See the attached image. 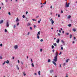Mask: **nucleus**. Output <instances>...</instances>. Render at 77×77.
Here are the masks:
<instances>
[{
	"instance_id": "27",
	"label": "nucleus",
	"mask_w": 77,
	"mask_h": 77,
	"mask_svg": "<svg viewBox=\"0 0 77 77\" xmlns=\"http://www.w3.org/2000/svg\"><path fill=\"white\" fill-rule=\"evenodd\" d=\"M46 3H47V1H45V2H44V3H43V5H45V4H46Z\"/></svg>"
},
{
	"instance_id": "3",
	"label": "nucleus",
	"mask_w": 77,
	"mask_h": 77,
	"mask_svg": "<svg viewBox=\"0 0 77 77\" xmlns=\"http://www.w3.org/2000/svg\"><path fill=\"white\" fill-rule=\"evenodd\" d=\"M18 45H16L14 46V48L15 49H18Z\"/></svg>"
},
{
	"instance_id": "39",
	"label": "nucleus",
	"mask_w": 77,
	"mask_h": 77,
	"mask_svg": "<svg viewBox=\"0 0 77 77\" xmlns=\"http://www.w3.org/2000/svg\"><path fill=\"white\" fill-rule=\"evenodd\" d=\"M23 18H25V16H24V15H23Z\"/></svg>"
},
{
	"instance_id": "15",
	"label": "nucleus",
	"mask_w": 77,
	"mask_h": 77,
	"mask_svg": "<svg viewBox=\"0 0 77 77\" xmlns=\"http://www.w3.org/2000/svg\"><path fill=\"white\" fill-rule=\"evenodd\" d=\"M48 62H51V60H50V59H49L48 60Z\"/></svg>"
},
{
	"instance_id": "10",
	"label": "nucleus",
	"mask_w": 77,
	"mask_h": 77,
	"mask_svg": "<svg viewBox=\"0 0 77 77\" xmlns=\"http://www.w3.org/2000/svg\"><path fill=\"white\" fill-rule=\"evenodd\" d=\"M23 73L24 76H25L26 75V73H25V72H23Z\"/></svg>"
},
{
	"instance_id": "23",
	"label": "nucleus",
	"mask_w": 77,
	"mask_h": 77,
	"mask_svg": "<svg viewBox=\"0 0 77 77\" xmlns=\"http://www.w3.org/2000/svg\"><path fill=\"white\" fill-rule=\"evenodd\" d=\"M5 63H6V61H5L2 64L3 65H5Z\"/></svg>"
},
{
	"instance_id": "49",
	"label": "nucleus",
	"mask_w": 77,
	"mask_h": 77,
	"mask_svg": "<svg viewBox=\"0 0 77 77\" xmlns=\"http://www.w3.org/2000/svg\"><path fill=\"white\" fill-rule=\"evenodd\" d=\"M73 38H74V39H76V38H75V37H74Z\"/></svg>"
},
{
	"instance_id": "33",
	"label": "nucleus",
	"mask_w": 77,
	"mask_h": 77,
	"mask_svg": "<svg viewBox=\"0 0 77 77\" xmlns=\"http://www.w3.org/2000/svg\"><path fill=\"white\" fill-rule=\"evenodd\" d=\"M16 27V26L15 25H14V29H15V27Z\"/></svg>"
},
{
	"instance_id": "47",
	"label": "nucleus",
	"mask_w": 77,
	"mask_h": 77,
	"mask_svg": "<svg viewBox=\"0 0 77 77\" xmlns=\"http://www.w3.org/2000/svg\"><path fill=\"white\" fill-rule=\"evenodd\" d=\"M8 14H9V15H11V13H10V12H8Z\"/></svg>"
},
{
	"instance_id": "48",
	"label": "nucleus",
	"mask_w": 77,
	"mask_h": 77,
	"mask_svg": "<svg viewBox=\"0 0 77 77\" xmlns=\"http://www.w3.org/2000/svg\"><path fill=\"white\" fill-rule=\"evenodd\" d=\"M28 13V11H26V14L27 15V14Z\"/></svg>"
},
{
	"instance_id": "59",
	"label": "nucleus",
	"mask_w": 77,
	"mask_h": 77,
	"mask_svg": "<svg viewBox=\"0 0 77 77\" xmlns=\"http://www.w3.org/2000/svg\"><path fill=\"white\" fill-rule=\"evenodd\" d=\"M43 6H44V5H42L41 6V8H42V7H43Z\"/></svg>"
},
{
	"instance_id": "22",
	"label": "nucleus",
	"mask_w": 77,
	"mask_h": 77,
	"mask_svg": "<svg viewBox=\"0 0 77 77\" xmlns=\"http://www.w3.org/2000/svg\"><path fill=\"white\" fill-rule=\"evenodd\" d=\"M72 38V35L71 34H70V38Z\"/></svg>"
},
{
	"instance_id": "60",
	"label": "nucleus",
	"mask_w": 77,
	"mask_h": 77,
	"mask_svg": "<svg viewBox=\"0 0 77 77\" xmlns=\"http://www.w3.org/2000/svg\"><path fill=\"white\" fill-rule=\"evenodd\" d=\"M65 63H63V66H65Z\"/></svg>"
},
{
	"instance_id": "32",
	"label": "nucleus",
	"mask_w": 77,
	"mask_h": 77,
	"mask_svg": "<svg viewBox=\"0 0 77 77\" xmlns=\"http://www.w3.org/2000/svg\"><path fill=\"white\" fill-rule=\"evenodd\" d=\"M52 48H53V49L54 48V46H53V45H52Z\"/></svg>"
},
{
	"instance_id": "56",
	"label": "nucleus",
	"mask_w": 77,
	"mask_h": 77,
	"mask_svg": "<svg viewBox=\"0 0 77 77\" xmlns=\"http://www.w3.org/2000/svg\"><path fill=\"white\" fill-rule=\"evenodd\" d=\"M62 33H63V34L64 33V31H62Z\"/></svg>"
},
{
	"instance_id": "55",
	"label": "nucleus",
	"mask_w": 77,
	"mask_h": 77,
	"mask_svg": "<svg viewBox=\"0 0 77 77\" xmlns=\"http://www.w3.org/2000/svg\"><path fill=\"white\" fill-rule=\"evenodd\" d=\"M5 2H6V3H7L8 2V0H5Z\"/></svg>"
},
{
	"instance_id": "53",
	"label": "nucleus",
	"mask_w": 77,
	"mask_h": 77,
	"mask_svg": "<svg viewBox=\"0 0 77 77\" xmlns=\"http://www.w3.org/2000/svg\"><path fill=\"white\" fill-rule=\"evenodd\" d=\"M59 32H60V33H61V31L60 30H59Z\"/></svg>"
},
{
	"instance_id": "11",
	"label": "nucleus",
	"mask_w": 77,
	"mask_h": 77,
	"mask_svg": "<svg viewBox=\"0 0 77 77\" xmlns=\"http://www.w3.org/2000/svg\"><path fill=\"white\" fill-rule=\"evenodd\" d=\"M53 45H54L55 47H56V46H57V44H56V43H54Z\"/></svg>"
},
{
	"instance_id": "8",
	"label": "nucleus",
	"mask_w": 77,
	"mask_h": 77,
	"mask_svg": "<svg viewBox=\"0 0 77 77\" xmlns=\"http://www.w3.org/2000/svg\"><path fill=\"white\" fill-rule=\"evenodd\" d=\"M53 72H54V71L53 70H51L50 71V72L51 73H53Z\"/></svg>"
},
{
	"instance_id": "61",
	"label": "nucleus",
	"mask_w": 77,
	"mask_h": 77,
	"mask_svg": "<svg viewBox=\"0 0 77 77\" xmlns=\"http://www.w3.org/2000/svg\"><path fill=\"white\" fill-rule=\"evenodd\" d=\"M12 59H14V57H13Z\"/></svg>"
},
{
	"instance_id": "1",
	"label": "nucleus",
	"mask_w": 77,
	"mask_h": 77,
	"mask_svg": "<svg viewBox=\"0 0 77 77\" xmlns=\"http://www.w3.org/2000/svg\"><path fill=\"white\" fill-rule=\"evenodd\" d=\"M59 54V53L57 52H56V53L55 54L56 56L54 57V58L53 60L54 62H57V56Z\"/></svg>"
},
{
	"instance_id": "21",
	"label": "nucleus",
	"mask_w": 77,
	"mask_h": 77,
	"mask_svg": "<svg viewBox=\"0 0 77 77\" xmlns=\"http://www.w3.org/2000/svg\"><path fill=\"white\" fill-rule=\"evenodd\" d=\"M68 26H69V27H71V24H69L68 25Z\"/></svg>"
},
{
	"instance_id": "17",
	"label": "nucleus",
	"mask_w": 77,
	"mask_h": 77,
	"mask_svg": "<svg viewBox=\"0 0 77 77\" xmlns=\"http://www.w3.org/2000/svg\"><path fill=\"white\" fill-rule=\"evenodd\" d=\"M31 65L32 66V67H34V64L33 63H32L31 64Z\"/></svg>"
},
{
	"instance_id": "4",
	"label": "nucleus",
	"mask_w": 77,
	"mask_h": 77,
	"mask_svg": "<svg viewBox=\"0 0 77 77\" xmlns=\"http://www.w3.org/2000/svg\"><path fill=\"white\" fill-rule=\"evenodd\" d=\"M6 26L7 27H9V22H7L6 24Z\"/></svg>"
},
{
	"instance_id": "43",
	"label": "nucleus",
	"mask_w": 77,
	"mask_h": 77,
	"mask_svg": "<svg viewBox=\"0 0 77 77\" xmlns=\"http://www.w3.org/2000/svg\"><path fill=\"white\" fill-rule=\"evenodd\" d=\"M18 61V63H20V61L19 60H17Z\"/></svg>"
},
{
	"instance_id": "12",
	"label": "nucleus",
	"mask_w": 77,
	"mask_h": 77,
	"mask_svg": "<svg viewBox=\"0 0 77 77\" xmlns=\"http://www.w3.org/2000/svg\"><path fill=\"white\" fill-rule=\"evenodd\" d=\"M16 21L17 22V21H19V19H18V18H17V20H16Z\"/></svg>"
},
{
	"instance_id": "25",
	"label": "nucleus",
	"mask_w": 77,
	"mask_h": 77,
	"mask_svg": "<svg viewBox=\"0 0 77 77\" xmlns=\"http://www.w3.org/2000/svg\"><path fill=\"white\" fill-rule=\"evenodd\" d=\"M0 59H3V57L2 56H0Z\"/></svg>"
},
{
	"instance_id": "9",
	"label": "nucleus",
	"mask_w": 77,
	"mask_h": 77,
	"mask_svg": "<svg viewBox=\"0 0 77 77\" xmlns=\"http://www.w3.org/2000/svg\"><path fill=\"white\" fill-rule=\"evenodd\" d=\"M51 23L52 25H53V24H54V20H52V21L51 22Z\"/></svg>"
},
{
	"instance_id": "16",
	"label": "nucleus",
	"mask_w": 77,
	"mask_h": 77,
	"mask_svg": "<svg viewBox=\"0 0 77 77\" xmlns=\"http://www.w3.org/2000/svg\"><path fill=\"white\" fill-rule=\"evenodd\" d=\"M72 30H73V31H74V32H75V31H76V29H73Z\"/></svg>"
},
{
	"instance_id": "7",
	"label": "nucleus",
	"mask_w": 77,
	"mask_h": 77,
	"mask_svg": "<svg viewBox=\"0 0 77 77\" xmlns=\"http://www.w3.org/2000/svg\"><path fill=\"white\" fill-rule=\"evenodd\" d=\"M4 21L3 20H1L0 21V24H2V23H3V22H4Z\"/></svg>"
},
{
	"instance_id": "6",
	"label": "nucleus",
	"mask_w": 77,
	"mask_h": 77,
	"mask_svg": "<svg viewBox=\"0 0 77 77\" xmlns=\"http://www.w3.org/2000/svg\"><path fill=\"white\" fill-rule=\"evenodd\" d=\"M60 41V39H59V38H58L56 42L57 43H59V42Z\"/></svg>"
},
{
	"instance_id": "50",
	"label": "nucleus",
	"mask_w": 77,
	"mask_h": 77,
	"mask_svg": "<svg viewBox=\"0 0 77 77\" xmlns=\"http://www.w3.org/2000/svg\"><path fill=\"white\" fill-rule=\"evenodd\" d=\"M63 48L62 47H61V50H63Z\"/></svg>"
},
{
	"instance_id": "63",
	"label": "nucleus",
	"mask_w": 77,
	"mask_h": 77,
	"mask_svg": "<svg viewBox=\"0 0 77 77\" xmlns=\"http://www.w3.org/2000/svg\"><path fill=\"white\" fill-rule=\"evenodd\" d=\"M38 17H39V16H37L36 17V18H38Z\"/></svg>"
},
{
	"instance_id": "46",
	"label": "nucleus",
	"mask_w": 77,
	"mask_h": 77,
	"mask_svg": "<svg viewBox=\"0 0 77 77\" xmlns=\"http://www.w3.org/2000/svg\"><path fill=\"white\" fill-rule=\"evenodd\" d=\"M31 61L32 62H33V61L32 60V59H31Z\"/></svg>"
},
{
	"instance_id": "29",
	"label": "nucleus",
	"mask_w": 77,
	"mask_h": 77,
	"mask_svg": "<svg viewBox=\"0 0 77 77\" xmlns=\"http://www.w3.org/2000/svg\"><path fill=\"white\" fill-rule=\"evenodd\" d=\"M43 39H41V40H40V41H41V42H43Z\"/></svg>"
},
{
	"instance_id": "24",
	"label": "nucleus",
	"mask_w": 77,
	"mask_h": 77,
	"mask_svg": "<svg viewBox=\"0 0 77 77\" xmlns=\"http://www.w3.org/2000/svg\"><path fill=\"white\" fill-rule=\"evenodd\" d=\"M38 35H40V31L38 32Z\"/></svg>"
},
{
	"instance_id": "36",
	"label": "nucleus",
	"mask_w": 77,
	"mask_h": 77,
	"mask_svg": "<svg viewBox=\"0 0 77 77\" xmlns=\"http://www.w3.org/2000/svg\"><path fill=\"white\" fill-rule=\"evenodd\" d=\"M30 30H32V27H30Z\"/></svg>"
},
{
	"instance_id": "19",
	"label": "nucleus",
	"mask_w": 77,
	"mask_h": 77,
	"mask_svg": "<svg viewBox=\"0 0 77 77\" xmlns=\"http://www.w3.org/2000/svg\"><path fill=\"white\" fill-rule=\"evenodd\" d=\"M71 17V16L70 15H69L68 16V18L69 19Z\"/></svg>"
},
{
	"instance_id": "5",
	"label": "nucleus",
	"mask_w": 77,
	"mask_h": 77,
	"mask_svg": "<svg viewBox=\"0 0 77 77\" xmlns=\"http://www.w3.org/2000/svg\"><path fill=\"white\" fill-rule=\"evenodd\" d=\"M56 62L54 61H52V63H53V64H54V65H55V66H56L57 65L56 64Z\"/></svg>"
},
{
	"instance_id": "28",
	"label": "nucleus",
	"mask_w": 77,
	"mask_h": 77,
	"mask_svg": "<svg viewBox=\"0 0 77 77\" xmlns=\"http://www.w3.org/2000/svg\"><path fill=\"white\" fill-rule=\"evenodd\" d=\"M68 60H69V59H68L66 60V62L67 63L68 62Z\"/></svg>"
},
{
	"instance_id": "13",
	"label": "nucleus",
	"mask_w": 77,
	"mask_h": 77,
	"mask_svg": "<svg viewBox=\"0 0 77 77\" xmlns=\"http://www.w3.org/2000/svg\"><path fill=\"white\" fill-rule=\"evenodd\" d=\"M9 63V61L8 60H7L6 62V63Z\"/></svg>"
},
{
	"instance_id": "2",
	"label": "nucleus",
	"mask_w": 77,
	"mask_h": 77,
	"mask_svg": "<svg viewBox=\"0 0 77 77\" xmlns=\"http://www.w3.org/2000/svg\"><path fill=\"white\" fill-rule=\"evenodd\" d=\"M70 4V3H67V2H66V8H68V7H69V5Z\"/></svg>"
},
{
	"instance_id": "20",
	"label": "nucleus",
	"mask_w": 77,
	"mask_h": 77,
	"mask_svg": "<svg viewBox=\"0 0 77 77\" xmlns=\"http://www.w3.org/2000/svg\"><path fill=\"white\" fill-rule=\"evenodd\" d=\"M16 66H17V69H18V70H19V67H18V65H16Z\"/></svg>"
},
{
	"instance_id": "35",
	"label": "nucleus",
	"mask_w": 77,
	"mask_h": 77,
	"mask_svg": "<svg viewBox=\"0 0 77 77\" xmlns=\"http://www.w3.org/2000/svg\"><path fill=\"white\" fill-rule=\"evenodd\" d=\"M62 54V52H60V53L59 54V55H60V54Z\"/></svg>"
},
{
	"instance_id": "31",
	"label": "nucleus",
	"mask_w": 77,
	"mask_h": 77,
	"mask_svg": "<svg viewBox=\"0 0 77 77\" xmlns=\"http://www.w3.org/2000/svg\"><path fill=\"white\" fill-rule=\"evenodd\" d=\"M5 32H7V29H5Z\"/></svg>"
},
{
	"instance_id": "52",
	"label": "nucleus",
	"mask_w": 77,
	"mask_h": 77,
	"mask_svg": "<svg viewBox=\"0 0 77 77\" xmlns=\"http://www.w3.org/2000/svg\"><path fill=\"white\" fill-rule=\"evenodd\" d=\"M19 23H18L17 24V26H19Z\"/></svg>"
},
{
	"instance_id": "62",
	"label": "nucleus",
	"mask_w": 77,
	"mask_h": 77,
	"mask_svg": "<svg viewBox=\"0 0 77 77\" xmlns=\"http://www.w3.org/2000/svg\"><path fill=\"white\" fill-rule=\"evenodd\" d=\"M61 13H63V11H62V10L61 11Z\"/></svg>"
},
{
	"instance_id": "45",
	"label": "nucleus",
	"mask_w": 77,
	"mask_h": 77,
	"mask_svg": "<svg viewBox=\"0 0 77 77\" xmlns=\"http://www.w3.org/2000/svg\"><path fill=\"white\" fill-rule=\"evenodd\" d=\"M66 34L67 35H69V33H66Z\"/></svg>"
},
{
	"instance_id": "26",
	"label": "nucleus",
	"mask_w": 77,
	"mask_h": 77,
	"mask_svg": "<svg viewBox=\"0 0 77 77\" xmlns=\"http://www.w3.org/2000/svg\"><path fill=\"white\" fill-rule=\"evenodd\" d=\"M30 23H28V24H27V26H30Z\"/></svg>"
},
{
	"instance_id": "64",
	"label": "nucleus",
	"mask_w": 77,
	"mask_h": 77,
	"mask_svg": "<svg viewBox=\"0 0 77 77\" xmlns=\"http://www.w3.org/2000/svg\"><path fill=\"white\" fill-rule=\"evenodd\" d=\"M66 77H68V75H66Z\"/></svg>"
},
{
	"instance_id": "57",
	"label": "nucleus",
	"mask_w": 77,
	"mask_h": 77,
	"mask_svg": "<svg viewBox=\"0 0 77 77\" xmlns=\"http://www.w3.org/2000/svg\"><path fill=\"white\" fill-rule=\"evenodd\" d=\"M58 17H60V14H58Z\"/></svg>"
},
{
	"instance_id": "34",
	"label": "nucleus",
	"mask_w": 77,
	"mask_h": 77,
	"mask_svg": "<svg viewBox=\"0 0 77 77\" xmlns=\"http://www.w3.org/2000/svg\"><path fill=\"white\" fill-rule=\"evenodd\" d=\"M61 42L62 43H64V41H63V40H61Z\"/></svg>"
},
{
	"instance_id": "58",
	"label": "nucleus",
	"mask_w": 77,
	"mask_h": 77,
	"mask_svg": "<svg viewBox=\"0 0 77 77\" xmlns=\"http://www.w3.org/2000/svg\"><path fill=\"white\" fill-rule=\"evenodd\" d=\"M21 64H22V65H23V62H21Z\"/></svg>"
},
{
	"instance_id": "51",
	"label": "nucleus",
	"mask_w": 77,
	"mask_h": 77,
	"mask_svg": "<svg viewBox=\"0 0 77 77\" xmlns=\"http://www.w3.org/2000/svg\"><path fill=\"white\" fill-rule=\"evenodd\" d=\"M60 68H61V64H60V66H59Z\"/></svg>"
},
{
	"instance_id": "38",
	"label": "nucleus",
	"mask_w": 77,
	"mask_h": 77,
	"mask_svg": "<svg viewBox=\"0 0 77 77\" xmlns=\"http://www.w3.org/2000/svg\"><path fill=\"white\" fill-rule=\"evenodd\" d=\"M32 20H33V21H36V20L35 19H32Z\"/></svg>"
},
{
	"instance_id": "37",
	"label": "nucleus",
	"mask_w": 77,
	"mask_h": 77,
	"mask_svg": "<svg viewBox=\"0 0 77 77\" xmlns=\"http://www.w3.org/2000/svg\"><path fill=\"white\" fill-rule=\"evenodd\" d=\"M0 46H1V47H2V46H3V44H1Z\"/></svg>"
},
{
	"instance_id": "14",
	"label": "nucleus",
	"mask_w": 77,
	"mask_h": 77,
	"mask_svg": "<svg viewBox=\"0 0 77 77\" xmlns=\"http://www.w3.org/2000/svg\"><path fill=\"white\" fill-rule=\"evenodd\" d=\"M38 75H41V72L40 71H38Z\"/></svg>"
},
{
	"instance_id": "44",
	"label": "nucleus",
	"mask_w": 77,
	"mask_h": 77,
	"mask_svg": "<svg viewBox=\"0 0 77 77\" xmlns=\"http://www.w3.org/2000/svg\"><path fill=\"white\" fill-rule=\"evenodd\" d=\"M58 36H60V33H58Z\"/></svg>"
},
{
	"instance_id": "42",
	"label": "nucleus",
	"mask_w": 77,
	"mask_h": 77,
	"mask_svg": "<svg viewBox=\"0 0 77 77\" xmlns=\"http://www.w3.org/2000/svg\"><path fill=\"white\" fill-rule=\"evenodd\" d=\"M52 20H53V19H51L50 20V21H52Z\"/></svg>"
},
{
	"instance_id": "54",
	"label": "nucleus",
	"mask_w": 77,
	"mask_h": 77,
	"mask_svg": "<svg viewBox=\"0 0 77 77\" xmlns=\"http://www.w3.org/2000/svg\"><path fill=\"white\" fill-rule=\"evenodd\" d=\"M34 28H35L36 27V25H34Z\"/></svg>"
},
{
	"instance_id": "30",
	"label": "nucleus",
	"mask_w": 77,
	"mask_h": 77,
	"mask_svg": "<svg viewBox=\"0 0 77 77\" xmlns=\"http://www.w3.org/2000/svg\"><path fill=\"white\" fill-rule=\"evenodd\" d=\"M42 49H41L40 50V51L41 52H42Z\"/></svg>"
},
{
	"instance_id": "18",
	"label": "nucleus",
	"mask_w": 77,
	"mask_h": 77,
	"mask_svg": "<svg viewBox=\"0 0 77 77\" xmlns=\"http://www.w3.org/2000/svg\"><path fill=\"white\" fill-rule=\"evenodd\" d=\"M37 38H38V39H39V35H38V34H37Z\"/></svg>"
},
{
	"instance_id": "40",
	"label": "nucleus",
	"mask_w": 77,
	"mask_h": 77,
	"mask_svg": "<svg viewBox=\"0 0 77 77\" xmlns=\"http://www.w3.org/2000/svg\"><path fill=\"white\" fill-rule=\"evenodd\" d=\"M38 23H41V22L40 21V20H38Z\"/></svg>"
},
{
	"instance_id": "41",
	"label": "nucleus",
	"mask_w": 77,
	"mask_h": 77,
	"mask_svg": "<svg viewBox=\"0 0 77 77\" xmlns=\"http://www.w3.org/2000/svg\"><path fill=\"white\" fill-rule=\"evenodd\" d=\"M29 34H30V32H29L27 34L28 35H29Z\"/></svg>"
}]
</instances>
